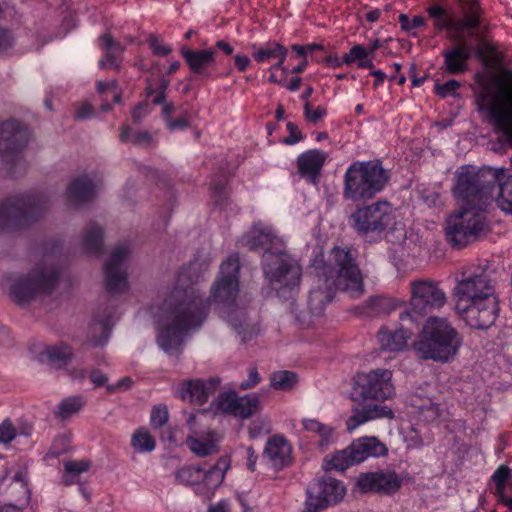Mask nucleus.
<instances>
[{"label": "nucleus", "mask_w": 512, "mask_h": 512, "mask_svg": "<svg viewBox=\"0 0 512 512\" xmlns=\"http://www.w3.org/2000/svg\"><path fill=\"white\" fill-rule=\"evenodd\" d=\"M239 273L238 256H229L220 266L219 275L211 286L210 297L204 299L190 282V268L182 269L176 285L159 307L158 345L168 354L180 353L184 334L203 323L210 302L228 309L227 321L243 342L256 336L259 332L257 325L248 320L243 308L235 306L239 294Z\"/></svg>", "instance_id": "obj_1"}, {"label": "nucleus", "mask_w": 512, "mask_h": 512, "mask_svg": "<svg viewBox=\"0 0 512 512\" xmlns=\"http://www.w3.org/2000/svg\"><path fill=\"white\" fill-rule=\"evenodd\" d=\"M495 181V174L489 171H466L457 176L453 193L462 203L458 210L447 217L445 226L446 239L453 248H464L488 231L484 214L485 199Z\"/></svg>", "instance_id": "obj_2"}, {"label": "nucleus", "mask_w": 512, "mask_h": 512, "mask_svg": "<svg viewBox=\"0 0 512 512\" xmlns=\"http://www.w3.org/2000/svg\"><path fill=\"white\" fill-rule=\"evenodd\" d=\"M355 249L334 247L328 261L316 258L313 262L315 281L308 295V307L312 315L323 314L326 305L334 297L335 289L357 298L364 294L363 275L357 263Z\"/></svg>", "instance_id": "obj_3"}, {"label": "nucleus", "mask_w": 512, "mask_h": 512, "mask_svg": "<svg viewBox=\"0 0 512 512\" xmlns=\"http://www.w3.org/2000/svg\"><path fill=\"white\" fill-rule=\"evenodd\" d=\"M456 310L468 326L487 329L498 316V298L487 266H469L454 288Z\"/></svg>", "instance_id": "obj_4"}, {"label": "nucleus", "mask_w": 512, "mask_h": 512, "mask_svg": "<svg viewBox=\"0 0 512 512\" xmlns=\"http://www.w3.org/2000/svg\"><path fill=\"white\" fill-rule=\"evenodd\" d=\"M462 345V337L445 318L430 317L422 327L413 349L422 360L446 363L455 358Z\"/></svg>", "instance_id": "obj_5"}, {"label": "nucleus", "mask_w": 512, "mask_h": 512, "mask_svg": "<svg viewBox=\"0 0 512 512\" xmlns=\"http://www.w3.org/2000/svg\"><path fill=\"white\" fill-rule=\"evenodd\" d=\"M479 110H487L495 128L512 145V72L482 84L477 96Z\"/></svg>", "instance_id": "obj_6"}, {"label": "nucleus", "mask_w": 512, "mask_h": 512, "mask_svg": "<svg viewBox=\"0 0 512 512\" xmlns=\"http://www.w3.org/2000/svg\"><path fill=\"white\" fill-rule=\"evenodd\" d=\"M389 172L379 161L353 162L344 174L343 197L348 201H365L381 192Z\"/></svg>", "instance_id": "obj_7"}, {"label": "nucleus", "mask_w": 512, "mask_h": 512, "mask_svg": "<svg viewBox=\"0 0 512 512\" xmlns=\"http://www.w3.org/2000/svg\"><path fill=\"white\" fill-rule=\"evenodd\" d=\"M261 265L268 283L284 299H292L298 293L302 267L286 249L282 252L262 254Z\"/></svg>", "instance_id": "obj_8"}, {"label": "nucleus", "mask_w": 512, "mask_h": 512, "mask_svg": "<svg viewBox=\"0 0 512 512\" xmlns=\"http://www.w3.org/2000/svg\"><path fill=\"white\" fill-rule=\"evenodd\" d=\"M410 293V308L399 315L403 325L410 322L411 325L419 326L426 315L443 307L447 299L438 284L428 279L411 282Z\"/></svg>", "instance_id": "obj_9"}, {"label": "nucleus", "mask_w": 512, "mask_h": 512, "mask_svg": "<svg viewBox=\"0 0 512 512\" xmlns=\"http://www.w3.org/2000/svg\"><path fill=\"white\" fill-rule=\"evenodd\" d=\"M48 209L47 200L33 195H19L0 203V230L12 231L38 219Z\"/></svg>", "instance_id": "obj_10"}, {"label": "nucleus", "mask_w": 512, "mask_h": 512, "mask_svg": "<svg viewBox=\"0 0 512 512\" xmlns=\"http://www.w3.org/2000/svg\"><path fill=\"white\" fill-rule=\"evenodd\" d=\"M60 277V270L52 264L38 265L25 276L18 277L10 288L13 300L23 305L29 303L36 296L52 292Z\"/></svg>", "instance_id": "obj_11"}, {"label": "nucleus", "mask_w": 512, "mask_h": 512, "mask_svg": "<svg viewBox=\"0 0 512 512\" xmlns=\"http://www.w3.org/2000/svg\"><path fill=\"white\" fill-rule=\"evenodd\" d=\"M429 17L433 19L434 26L438 30H448L450 39H463L469 36H478V25L480 24V7L476 0H469L463 6V17L460 19L451 18L448 13L438 5L427 9Z\"/></svg>", "instance_id": "obj_12"}, {"label": "nucleus", "mask_w": 512, "mask_h": 512, "mask_svg": "<svg viewBox=\"0 0 512 512\" xmlns=\"http://www.w3.org/2000/svg\"><path fill=\"white\" fill-rule=\"evenodd\" d=\"M394 209L388 201L357 208L351 215V226L359 234L381 233L394 223Z\"/></svg>", "instance_id": "obj_13"}, {"label": "nucleus", "mask_w": 512, "mask_h": 512, "mask_svg": "<svg viewBox=\"0 0 512 512\" xmlns=\"http://www.w3.org/2000/svg\"><path fill=\"white\" fill-rule=\"evenodd\" d=\"M344 495L345 487L340 481L324 477L311 490H308L304 512H321L328 506L341 501Z\"/></svg>", "instance_id": "obj_14"}, {"label": "nucleus", "mask_w": 512, "mask_h": 512, "mask_svg": "<svg viewBox=\"0 0 512 512\" xmlns=\"http://www.w3.org/2000/svg\"><path fill=\"white\" fill-rule=\"evenodd\" d=\"M391 378L392 372L388 369H376L357 374L356 382L360 395L364 400H386L394 392Z\"/></svg>", "instance_id": "obj_15"}, {"label": "nucleus", "mask_w": 512, "mask_h": 512, "mask_svg": "<svg viewBox=\"0 0 512 512\" xmlns=\"http://www.w3.org/2000/svg\"><path fill=\"white\" fill-rule=\"evenodd\" d=\"M29 141V131L16 120L0 124V157L14 161Z\"/></svg>", "instance_id": "obj_16"}, {"label": "nucleus", "mask_w": 512, "mask_h": 512, "mask_svg": "<svg viewBox=\"0 0 512 512\" xmlns=\"http://www.w3.org/2000/svg\"><path fill=\"white\" fill-rule=\"evenodd\" d=\"M402 480L395 471H375L361 473L356 486L361 493L391 495L399 490Z\"/></svg>", "instance_id": "obj_17"}, {"label": "nucleus", "mask_w": 512, "mask_h": 512, "mask_svg": "<svg viewBox=\"0 0 512 512\" xmlns=\"http://www.w3.org/2000/svg\"><path fill=\"white\" fill-rule=\"evenodd\" d=\"M129 254L128 247L119 245L104 264L105 287L111 294H120L127 288V274L124 261Z\"/></svg>", "instance_id": "obj_18"}, {"label": "nucleus", "mask_w": 512, "mask_h": 512, "mask_svg": "<svg viewBox=\"0 0 512 512\" xmlns=\"http://www.w3.org/2000/svg\"><path fill=\"white\" fill-rule=\"evenodd\" d=\"M465 35L463 39H453L458 43L443 50V69L450 75H460L468 70V62L472 57L474 46Z\"/></svg>", "instance_id": "obj_19"}, {"label": "nucleus", "mask_w": 512, "mask_h": 512, "mask_svg": "<svg viewBox=\"0 0 512 512\" xmlns=\"http://www.w3.org/2000/svg\"><path fill=\"white\" fill-rule=\"evenodd\" d=\"M217 406L224 413L247 419L259 411L260 399L257 394L239 397L234 394L222 393L217 398Z\"/></svg>", "instance_id": "obj_20"}, {"label": "nucleus", "mask_w": 512, "mask_h": 512, "mask_svg": "<svg viewBox=\"0 0 512 512\" xmlns=\"http://www.w3.org/2000/svg\"><path fill=\"white\" fill-rule=\"evenodd\" d=\"M241 242L249 250L263 251V254L285 250L283 241L274 235L270 228L261 225H255L250 233L242 238Z\"/></svg>", "instance_id": "obj_21"}, {"label": "nucleus", "mask_w": 512, "mask_h": 512, "mask_svg": "<svg viewBox=\"0 0 512 512\" xmlns=\"http://www.w3.org/2000/svg\"><path fill=\"white\" fill-rule=\"evenodd\" d=\"M220 383L219 378H209L207 381L196 379L188 380L182 384L179 397L183 401L202 405L210 395L214 394Z\"/></svg>", "instance_id": "obj_22"}, {"label": "nucleus", "mask_w": 512, "mask_h": 512, "mask_svg": "<svg viewBox=\"0 0 512 512\" xmlns=\"http://www.w3.org/2000/svg\"><path fill=\"white\" fill-rule=\"evenodd\" d=\"M327 153L319 149H311L300 154L296 164L299 175L311 184H317Z\"/></svg>", "instance_id": "obj_23"}, {"label": "nucleus", "mask_w": 512, "mask_h": 512, "mask_svg": "<svg viewBox=\"0 0 512 512\" xmlns=\"http://www.w3.org/2000/svg\"><path fill=\"white\" fill-rule=\"evenodd\" d=\"M292 447L281 435L268 439L263 456L276 470H281L292 463Z\"/></svg>", "instance_id": "obj_24"}, {"label": "nucleus", "mask_w": 512, "mask_h": 512, "mask_svg": "<svg viewBox=\"0 0 512 512\" xmlns=\"http://www.w3.org/2000/svg\"><path fill=\"white\" fill-rule=\"evenodd\" d=\"M193 74L201 78H211L209 67L215 63L216 52L213 49L192 50L183 47L180 51Z\"/></svg>", "instance_id": "obj_25"}, {"label": "nucleus", "mask_w": 512, "mask_h": 512, "mask_svg": "<svg viewBox=\"0 0 512 512\" xmlns=\"http://www.w3.org/2000/svg\"><path fill=\"white\" fill-rule=\"evenodd\" d=\"M419 326L411 325L406 322L405 325L401 323V327L395 331L381 329L378 332V341L381 349L390 352L402 351L407 346V341L413 336L414 330Z\"/></svg>", "instance_id": "obj_26"}, {"label": "nucleus", "mask_w": 512, "mask_h": 512, "mask_svg": "<svg viewBox=\"0 0 512 512\" xmlns=\"http://www.w3.org/2000/svg\"><path fill=\"white\" fill-rule=\"evenodd\" d=\"M493 172L496 176V181L491 185L489 188V193L487 195V198L485 199V206L487 205L489 199L492 196V191L496 186L499 187V195L497 198L498 206L501 210H503L506 213H512V178L507 177L505 170L503 168L500 169H482L479 170L477 173H484V172Z\"/></svg>", "instance_id": "obj_27"}, {"label": "nucleus", "mask_w": 512, "mask_h": 512, "mask_svg": "<svg viewBox=\"0 0 512 512\" xmlns=\"http://www.w3.org/2000/svg\"><path fill=\"white\" fill-rule=\"evenodd\" d=\"M349 446L353 453L352 458L356 460L357 464L365 461L369 457L385 456L388 453L386 445L377 437L373 436L360 437L354 440Z\"/></svg>", "instance_id": "obj_28"}, {"label": "nucleus", "mask_w": 512, "mask_h": 512, "mask_svg": "<svg viewBox=\"0 0 512 512\" xmlns=\"http://www.w3.org/2000/svg\"><path fill=\"white\" fill-rule=\"evenodd\" d=\"M95 194V185L87 176H80L71 181L67 189L68 201L80 205L90 201Z\"/></svg>", "instance_id": "obj_29"}, {"label": "nucleus", "mask_w": 512, "mask_h": 512, "mask_svg": "<svg viewBox=\"0 0 512 512\" xmlns=\"http://www.w3.org/2000/svg\"><path fill=\"white\" fill-rule=\"evenodd\" d=\"M229 467V461L226 458H219L217 462L208 469L202 467L200 484L211 491L219 487L224 480L225 472Z\"/></svg>", "instance_id": "obj_30"}, {"label": "nucleus", "mask_w": 512, "mask_h": 512, "mask_svg": "<svg viewBox=\"0 0 512 512\" xmlns=\"http://www.w3.org/2000/svg\"><path fill=\"white\" fill-rule=\"evenodd\" d=\"M410 404L426 422H433L440 417L439 404L432 398L414 394L410 397Z\"/></svg>", "instance_id": "obj_31"}, {"label": "nucleus", "mask_w": 512, "mask_h": 512, "mask_svg": "<svg viewBox=\"0 0 512 512\" xmlns=\"http://www.w3.org/2000/svg\"><path fill=\"white\" fill-rule=\"evenodd\" d=\"M42 361L47 362L54 368H66L73 358L72 348L68 345H55L47 348L42 353Z\"/></svg>", "instance_id": "obj_32"}, {"label": "nucleus", "mask_w": 512, "mask_h": 512, "mask_svg": "<svg viewBox=\"0 0 512 512\" xmlns=\"http://www.w3.org/2000/svg\"><path fill=\"white\" fill-rule=\"evenodd\" d=\"M386 414V407L381 405H367L361 410H355L347 419L346 426L349 431L359 427L369 420L382 417Z\"/></svg>", "instance_id": "obj_33"}, {"label": "nucleus", "mask_w": 512, "mask_h": 512, "mask_svg": "<svg viewBox=\"0 0 512 512\" xmlns=\"http://www.w3.org/2000/svg\"><path fill=\"white\" fill-rule=\"evenodd\" d=\"M82 246L90 254H100L102 252L103 230L96 223H89L85 228Z\"/></svg>", "instance_id": "obj_34"}, {"label": "nucleus", "mask_w": 512, "mask_h": 512, "mask_svg": "<svg viewBox=\"0 0 512 512\" xmlns=\"http://www.w3.org/2000/svg\"><path fill=\"white\" fill-rule=\"evenodd\" d=\"M110 334V317L95 319L89 328V340L94 346H101L108 340Z\"/></svg>", "instance_id": "obj_35"}, {"label": "nucleus", "mask_w": 512, "mask_h": 512, "mask_svg": "<svg viewBox=\"0 0 512 512\" xmlns=\"http://www.w3.org/2000/svg\"><path fill=\"white\" fill-rule=\"evenodd\" d=\"M288 50L278 42H269L253 52L252 56L256 62H264L271 59H286Z\"/></svg>", "instance_id": "obj_36"}, {"label": "nucleus", "mask_w": 512, "mask_h": 512, "mask_svg": "<svg viewBox=\"0 0 512 512\" xmlns=\"http://www.w3.org/2000/svg\"><path fill=\"white\" fill-rule=\"evenodd\" d=\"M84 405L85 401L80 395L64 398L58 404V408L55 411V416L58 419L66 420L77 414L84 407Z\"/></svg>", "instance_id": "obj_37"}, {"label": "nucleus", "mask_w": 512, "mask_h": 512, "mask_svg": "<svg viewBox=\"0 0 512 512\" xmlns=\"http://www.w3.org/2000/svg\"><path fill=\"white\" fill-rule=\"evenodd\" d=\"M353 453L350 446L347 448L337 451L333 454L331 459L325 461L326 470L344 471L350 466L356 465L357 462L353 458Z\"/></svg>", "instance_id": "obj_38"}, {"label": "nucleus", "mask_w": 512, "mask_h": 512, "mask_svg": "<svg viewBox=\"0 0 512 512\" xmlns=\"http://www.w3.org/2000/svg\"><path fill=\"white\" fill-rule=\"evenodd\" d=\"M480 24L478 25V27ZM469 38H474L478 43L477 47H474V51L479 60L488 64L490 62H495L499 60V56L496 52V48L489 42L484 40V36L478 30V36H468Z\"/></svg>", "instance_id": "obj_39"}, {"label": "nucleus", "mask_w": 512, "mask_h": 512, "mask_svg": "<svg viewBox=\"0 0 512 512\" xmlns=\"http://www.w3.org/2000/svg\"><path fill=\"white\" fill-rule=\"evenodd\" d=\"M123 143H132L138 146H148L152 141V135L148 131H133L129 126H122L119 135Z\"/></svg>", "instance_id": "obj_40"}, {"label": "nucleus", "mask_w": 512, "mask_h": 512, "mask_svg": "<svg viewBox=\"0 0 512 512\" xmlns=\"http://www.w3.org/2000/svg\"><path fill=\"white\" fill-rule=\"evenodd\" d=\"M186 443L189 449L199 457H206L218 452V446L211 440H201L189 436Z\"/></svg>", "instance_id": "obj_41"}, {"label": "nucleus", "mask_w": 512, "mask_h": 512, "mask_svg": "<svg viewBox=\"0 0 512 512\" xmlns=\"http://www.w3.org/2000/svg\"><path fill=\"white\" fill-rule=\"evenodd\" d=\"M297 382V374L292 371H277L271 375V385L278 390H291Z\"/></svg>", "instance_id": "obj_42"}, {"label": "nucleus", "mask_w": 512, "mask_h": 512, "mask_svg": "<svg viewBox=\"0 0 512 512\" xmlns=\"http://www.w3.org/2000/svg\"><path fill=\"white\" fill-rule=\"evenodd\" d=\"M131 445L140 452H151L155 448V440L150 433L140 428L132 436Z\"/></svg>", "instance_id": "obj_43"}, {"label": "nucleus", "mask_w": 512, "mask_h": 512, "mask_svg": "<svg viewBox=\"0 0 512 512\" xmlns=\"http://www.w3.org/2000/svg\"><path fill=\"white\" fill-rule=\"evenodd\" d=\"M201 469L200 466H184L176 471L175 478L181 484L199 485Z\"/></svg>", "instance_id": "obj_44"}, {"label": "nucleus", "mask_w": 512, "mask_h": 512, "mask_svg": "<svg viewBox=\"0 0 512 512\" xmlns=\"http://www.w3.org/2000/svg\"><path fill=\"white\" fill-rule=\"evenodd\" d=\"M304 429L307 431L316 432L321 437L319 442L320 446H325L330 443V438L332 436V428L319 422L315 419H304L303 420Z\"/></svg>", "instance_id": "obj_45"}, {"label": "nucleus", "mask_w": 512, "mask_h": 512, "mask_svg": "<svg viewBox=\"0 0 512 512\" xmlns=\"http://www.w3.org/2000/svg\"><path fill=\"white\" fill-rule=\"evenodd\" d=\"M510 476L511 471L509 467L501 465L491 477L492 482L495 484V494L498 495L499 499H502L506 495V481Z\"/></svg>", "instance_id": "obj_46"}, {"label": "nucleus", "mask_w": 512, "mask_h": 512, "mask_svg": "<svg viewBox=\"0 0 512 512\" xmlns=\"http://www.w3.org/2000/svg\"><path fill=\"white\" fill-rule=\"evenodd\" d=\"M368 306L375 314H387L394 309L391 300L385 297L370 298Z\"/></svg>", "instance_id": "obj_47"}, {"label": "nucleus", "mask_w": 512, "mask_h": 512, "mask_svg": "<svg viewBox=\"0 0 512 512\" xmlns=\"http://www.w3.org/2000/svg\"><path fill=\"white\" fill-rule=\"evenodd\" d=\"M169 413L166 405L160 404L153 407L151 411V425L160 428L168 421Z\"/></svg>", "instance_id": "obj_48"}, {"label": "nucleus", "mask_w": 512, "mask_h": 512, "mask_svg": "<svg viewBox=\"0 0 512 512\" xmlns=\"http://www.w3.org/2000/svg\"><path fill=\"white\" fill-rule=\"evenodd\" d=\"M367 57H369L367 50L362 45H355L343 56L342 62L344 64H351Z\"/></svg>", "instance_id": "obj_49"}, {"label": "nucleus", "mask_w": 512, "mask_h": 512, "mask_svg": "<svg viewBox=\"0 0 512 512\" xmlns=\"http://www.w3.org/2000/svg\"><path fill=\"white\" fill-rule=\"evenodd\" d=\"M326 115V108L322 106H318L313 109L309 102H306L304 105V116L305 119L310 123H317Z\"/></svg>", "instance_id": "obj_50"}, {"label": "nucleus", "mask_w": 512, "mask_h": 512, "mask_svg": "<svg viewBox=\"0 0 512 512\" xmlns=\"http://www.w3.org/2000/svg\"><path fill=\"white\" fill-rule=\"evenodd\" d=\"M65 471L69 474L79 475L90 468V461L71 460L64 463Z\"/></svg>", "instance_id": "obj_51"}, {"label": "nucleus", "mask_w": 512, "mask_h": 512, "mask_svg": "<svg viewBox=\"0 0 512 512\" xmlns=\"http://www.w3.org/2000/svg\"><path fill=\"white\" fill-rule=\"evenodd\" d=\"M166 126L169 131L173 132L176 130H184L190 126V114L184 112L179 118H169L166 122Z\"/></svg>", "instance_id": "obj_52"}, {"label": "nucleus", "mask_w": 512, "mask_h": 512, "mask_svg": "<svg viewBox=\"0 0 512 512\" xmlns=\"http://www.w3.org/2000/svg\"><path fill=\"white\" fill-rule=\"evenodd\" d=\"M460 87V83L457 80L451 79L443 84L436 83L435 92L441 97H447L454 95L455 91Z\"/></svg>", "instance_id": "obj_53"}, {"label": "nucleus", "mask_w": 512, "mask_h": 512, "mask_svg": "<svg viewBox=\"0 0 512 512\" xmlns=\"http://www.w3.org/2000/svg\"><path fill=\"white\" fill-rule=\"evenodd\" d=\"M399 22L403 30L411 31L415 28L423 26L425 19L422 16H414L413 19L410 20L406 14H400Z\"/></svg>", "instance_id": "obj_54"}, {"label": "nucleus", "mask_w": 512, "mask_h": 512, "mask_svg": "<svg viewBox=\"0 0 512 512\" xmlns=\"http://www.w3.org/2000/svg\"><path fill=\"white\" fill-rule=\"evenodd\" d=\"M16 436V430L11 421L5 420L0 425V442L10 443Z\"/></svg>", "instance_id": "obj_55"}, {"label": "nucleus", "mask_w": 512, "mask_h": 512, "mask_svg": "<svg viewBox=\"0 0 512 512\" xmlns=\"http://www.w3.org/2000/svg\"><path fill=\"white\" fill-rule=\"evenodd\" d=\"M148 43L153 53L157 56H166L171 53L172 49L160 43L158 37L154 34H151L148 38Z\"/></svg>", "instance_id": "obj_56"}, {"label": "nucleus", "mask_w": 512, "mask_h": 512, "mask_svg": "<svg viewBox=\"0 0 512 512\" xmlns=\"http://www.w3.org/2000/svg\"><path fill=\"white\" fill-rule=\"evenodd\" d=\"M287 130L289 131V135L283 140V142L287 145H294L300 140H302L303 136L301 131L298 129V126L293 122H288Z\"/></svg>", "instance_id": "obj_57"}, {"label": "nucleus", "mask_w": 512, "mask_h": 512, "mask_svg": "<svg viewBox=\"0 0 512 512\" xmlns=\"http://www.w3.org/2000/svg\"><path fill=\"white\" fill-rule=\"evenodd\" d=\"M270 423L265 419L254 420L249 426V433L252 437L259 436L262 432H269Z\"/></svg>", "instance_id": "obj_58"}, {"label": "nucleus", "mask_w": 512, "mask_h": 512, "mask_svg": "<svg viewBox=\"0 0 512 512\" xmlns=\"http://www.w3.org/2000/svg\"><path fill=\"white\" fill-rule=\"evenodd\" d=\"M14 37L12 33L0 26V53L10 49L13 46Z\"/></svg>", "instance_id": "obj_59"}, {"label": "nucleus", "mask_w": 512, "mask_h": 512, "mask_svg": "<svg viewBox=\"0 0 512 512\" xmlns=\"http://www.w3.org/2000/svg\"><path fill=\"white\" fill-rule=\"evenodd\" d=\"M100 40L102 42V46L107 51L118 52V54H121L124 51V47L120 43L115 42L109 34L102 35Z\"/></svg>", "instance_id": "obj_60"}, {"label": "nucleus", "mask_w": 512, "mask_h": 512, "mask_svg": "<svg viewBox=\"0 0 512 512\" xmlns=\"http://www.w3.org/2000/svg\"><path fill=\"white\" fill-rule=\"evenodd\" d=\"M150 113V109L147 102H141L134 107L131 113V117L134 123H140L142 119Z\"/></svg>", "instance_id": "obj_61"}, {"label": "nucleus", "mask_w": 512, "mask_h": 512, "mask_svg": "<svg viewBox=\"0 0 512 512\" xmlns=\"http://www.w3.org/2000/svg\"><path fill=\"white\" fill-rule=\"evenodd\" d=\"M261 380V377L256 368H251L249 371V377L247 380L239 384V389L247 390L255 387Z\"/></svg>", "instance_id": "obj_62"}, {"label": "nucleus", "mask_w": 512, "mask_h": 512, "mask_svg": "<svg viewBox=\"0 0 512 512\" xmlns=\"http://www.w3.org/2000/svg\"><path fill=\"white\" fill-rule=\"evenodd\" d=\"M211 189L215 203L222 205L226 200L225 185L223 183H214Z\"/></svg>", "instance_id": "obj_63"}, {"label": "nucleus", "mask_w": 512, "mask_h": 512, "mask_svg": "<svg viewBox=\"0 0 512 512\" xmlns=\"http://www.w3.org/2000/svg\"><path fill=\"white\" fill-rule=\"evenodd\" d=\"M94 115V109L91 104L84 103L76 111L74 118L76 120H85Z\"/></svg>", "instance_id": "obj_64"}]
</instances>
